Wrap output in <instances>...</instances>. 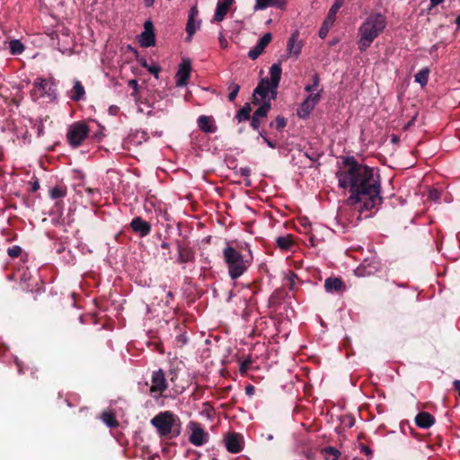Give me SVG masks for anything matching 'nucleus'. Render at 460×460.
<instances>
[{
	"label": "nucleus",
	"mask_w": 460,
	"mask_h": 460,
	"mask_svg": "<svg viewBox=\"0 0 460 460\" xmlns=\"http://www.w3.org/2000/svg\"><path fill=\"white\" fill-rule=\"evenodd\" d=\"M339 187L349 188V201L363 202L362 209L371 210L382 202L380 177L374 169L358 163L353 156L342 157V166L336 172Z\"/></svg>",
	"instance_id": "obj_1"
},
{
	"label": "nucleus",
	"mask_w": 460,
	"mask_h": 460,
	"mask_svg": "<svg viewBox=\"0 0 460 460\" xmlns=\"http://www.w3.org/2000/svg\"><path fill=\"white\" fill-rule=\"evenodd\" d=\"M386 17L381 13H371L358 28V49L366 51L373 41L385 31Z\"/></svg>",
	"instance_id": "obj_2"
},
{
	"label": "nucleus",
	"mask_w": 460,
	"mask_h": 460,
	"mask_svg": "<svg viewBox=\"0 0 460 460\" xmlns=\"http://www.w3.org/2000/svg\"><path fill=\"white\" fill-rule=\"evenodd\" d=\"M150 423L162 438H175L181 433V421L179 416L171 411L159 412L151 419Z\"/></svg>",
	"instance_id": "obj_3"
},
{
	"label": "nucleus",
	"mask_w": 460,
	"mask_h": 460,
	"mask_svg": "<svg viewBox=\"0 0 460 460\" xmlns=\"http://www.w3.org/2000/svg\"><path fill=\"white\" fill-rule=\"evenodd\" d=\"M223 258L227 265L228 273L232 279H237L241 277L250 265V263L244 260L243 254L229 244L223 249Z\"/></svg>",
	"instance_id": "obj_4"
},
{
	"label": "nucleus",
	"mask_w": 460,
	"mask_h": 460,
	"mask_svg": "<svg viewBox=\"0 0 460 460\" xmlns=\"http://www.w3.org/2000/svg\"><path fill=\"white\" fill-rule=\"evenodd\" d=\"M89 135V127L85 122L78 121L69 126L66 139L68 144L76 148L80 146Z\"/></svg>",
	"instance_id": "obj_5"
},
{
	"label": "nucleus",
	"mask_w": 460,
	"mask_h": 460,
	"mask_svg": "<svg viewBox=\"0 0 460 460\" xmlns=\"http://www.w3.org/2000/svg\"><path fill=\"white\" fill-rule=\"evenodd\" d=\"M187 428L191 431L189 441L196 447H201L208 441L209 435L204 430L200 423L190 421Z\"/></svg>",
	"instance_id": "obj_6"
},
{
	"label": "nucleus",
	"mask_w": 460,
	"mask_h": 460,
	"mask_svg": "<svg viewBox=\"0 0 460 460\" xmlns=\"http://www.w3.org/2000/svg\"><path fill=\"white\" fill-rule=\"evenodd\" d=\"M51 86L48 81L43 78H37L32 84V89L31 90V96L33 101H37L44 96H52Z\"/></svg>",
	"instance_id": "obj_7"
},
{
	"label": "nucleus",
	"mask_w": 460,
	"mask_h": 460,
	"mask_svg": "<svg viewBox=\"0 0 460 460\" xmlns=\"http://www.w3.org/2000/svg\"><path fill=\"white\" fill-rule=\"evenodd\" d=\"M270 93H269V99L270 100H276L277 98V89L279 87L281 75H282V68L280 63L273 64L270 68Z\"/></svg>",
	"instance_id": "obj_8"
},
{
	"label": "nucleus",
	"mask_w": 460,
	"mask_h": 460,
	"mask_svg": "<svg viewBox=\"0 0 460 460\" xmlns=\"http://www.w3.org/2000/svg\"><path fill=\"white\" fill-rule=\"evenodd\" d=\"M179 264L193 263L196 261L195 251L189 243L176 241Z\"/></svg>",
	"instance_id": "obj_9"
},
{
	"label": "nucleus",
	"mask_w": 460,
	"mask_h": 460,
	"mask_svg": "<svg viewBox=\"0 0 460 460\" xmlns=\"http://www.w3.org/2000/svg\"><path fill=\"white\" fill-rule=\"evenodd\" d=\"M321 93H317L310 94L307 98L300 104L297 109V115L301 119H306L311 111L314 109L316 104L320 102Z\"/></svg>",
	"instance_id": "obj_10"
},
{
	"label": "nucleus",
	"mask_w": 460,
	"mask_h": 460,
	"mask_svg": "<svg viewBox=\"0 0 460 460\" xmlns=\"http://www.w3.org/2000/svg\"><path fill=\"white\" fill-rule=\"evenodd\" d=\"M191 62L189 58H183L179 66L176 74V86L184 87L188 84L190 75L191 73Z\"/></svg>",
	"instance_id": "obj_11"
},
{
	"label": "nucleus",
	"mask_w": 460,
	"mask_h": 460,
	"mask_svg": "<svg viewBox=\"0 0 460 460\" xmlns=\"http://www.w3.org/2000/svg\"><path fill=\"white\" fill-rule=\"evenodd\" d=\"M151 382L150 393L152 394L158 393L161 394L168 388L164 372L161 368L152 373Z\"/></svg>",
	"instance_id": "obj_12"
},
{
	"label": "nucleus",
	"mask_w": 460,
	"mask_h": 460,
	"mask_svg": "<svg viewBox=\"0 0 460 460\" xmlns=\"http://www.w3.org/2000/svg\"><path fill=\"white\" fill-rule=\"evenodd\" d=\"M272 40V34L270 32L265 33L257 42L256 46L250 49L248 57L252 60L258 58L265 50L266 47Z\"/></svg>",
	"instance_id": "obj_13"
},
{
	"label": "nucleus",
	"mask_w": 460,
	"mask_h": 460,
	"mask_svg": "<svg viewBox=\"0 0 460 460\" xmlns=\"http://www.w3.org/2000/svg\"><path fill=\"white\" fill-rule=\"evenodd\" d=\"M132 231L137 234L140 237L147 236L151 233V224L144 220L141 217H137L132 219L129 224Z\"/></svg>",
	"instance_id": "obj_14"
},
{
	"label": "nucleus",
	"mask_w": 460,
	"mask_h": 460,
	"mask_svg": "<svg viewBox=\"0 0 460 460\" xmlns=\"http://www.w3.org/2000/svg\"><path fill=\"white\" fill-rule=\"evenodd\" d=\"M140 43L141 46L145 48L155 45V30L151 21H146L144 24V31L141 34Z\"/></svg>",
	"instance_id": "obj_15"
},
{
	"label": "nucleus",
	"mask_w": 460,
	"mask_h": 460,
	"mask_svg": "<svg viewBox=\"0 0 460 460\" xmlns=\"http://www.w3.org/2000/svg\"><path fill=\"white\" fill-rule=\"evenodd\" d=\"M303 45V41L299 40V32L296 31L288 40L287 50L290 55L297 58L301 53Z\"/></svg>",
	"instance_id": "obj_16"
},
{
	"label": "nucleus",
	"mask_w": 460,
	"mask_h": 460,
	"mask_svg": "<svg viewBox=\"0 0 460 460\" xmlns=\"http://www.w3.org/2000/svg\"><path fill=\"white\" fill-rule=\"evenodd\" d=\"M234 3V0H219L217 4V8L215 12V15L213 18V22H222L226 13H228L230 7Z\"/></svg>",
	"instance_id": "obj_17"
},
{
	"label": "nucleus",
	"mask_w": 460,
	"mask_h": 460,
	"mask_svg": "<svg viewBox=\"0 0 460 460\" xmlns=\"http://www.w3.org/2000/svg\"><path fill=\"white\" fill-rule=\"evenodd\" d=\"M324 288L328 293H339L345 289V285L341 278H327L324 281Z\"/></svg>",
	"instance_id": "obj_18"
},
{
	"label": "nucleus",
	"mask_w": 460,
	"mask_h": 460,
	"mask_svg": "<svg viewBox=\"0 0 460 460\" xmlns=\"http://www.w3.org/2000/svg\"><path fill=\"white\" fill-rule=\"evenodd\" d=\"M415 423L420 429H429L435 423V418L428 411H420L415 417Z\"/></svg>",
	"instance_id": "obj_19"
},
{
	"label": "nucleus",
	"mask_w": 460,
	"mask_h": 460,
	"mask_svg": "<svg viewBox=\"0 0 460 460\" xmlns=\"http://www.w3.org/2000/svg\"><path fill=\"white\" fill-rule=\"evenodd\" d=\"M276 247L283 252L290 251L296 244L294 236L290 234L278 236L275 240Z\"/></svg>",
	"instance_id": "obj_20"
},
{
	"label": "nucleus",
	"mask_w": 460,
	"mask_h": 460,
	"mask_svg": "<svg viewBox=\"0 0 460 460\" xmlns=\"http://www.w3.org/2000/svg\"><path fill=\"white\" fill-rule=\"evenodd\" d=\"M226 447L230 453H239L242 450L241 437L236 433L229 435L226 441Z\"/></svg>",
	"instance_id": "obj_21"
},
{
	"label": "nucleus",
	"mask_w": 460,
	"mask_h": 460,
	"mask_svg": "<svg viewBox=\"0 0 460 460\" xmlns=\"http://www.w3.org/2000/svg\"><path fill=\"white\" fill-rule=\"evenodd\" d=\"M68 97L74 102H79L85 99V90L80 81L74 80V86L70 90Z\"/></svg>",
	"instance_id": "obj_22"
},
{
	"label": "nucleus",
	"mask_w": 460,
	"mask_h": 460,
	"mask_svg": "<svg viewBox=\"0 0 460 460\" xmlns=\"http://www.w3.org/2000/svg\"><path fill=\"white\" fill-rule=\"evenodd\" d=\"M198 126L205 133H214L217 130V127L213 124V119L205 115L198 118Z\"/></svg>",
	"instance_id": "obj_23"
},
{
	"label": "nucleus",
	"mask_w": 460,
	"mask_h": 460,
	"mask_svg": "<svg viewBox=\"0 0 460 460\" xmlns=\"http://www.w3.org/2000/svg\"><path fill=\"white\" fill-rule=\"evenodd\" d=\"M255 95H258L262 101L267 100L269 98L270 93V79L262 78L255 89L253 90Z\"/></svg>",
	"instance_id": "obj_24"
},
{
	"label": "nucleus",
	"mask_w": 460,
	"mask_h": 460,
	"mask_svg": "<svg viewBox=\"0 0 460 460\" xmlns=\"http://www.w3.org/2000/svg\"><path fill=\"white\" fill-rule=\"evenodd\" d=\"M252 107L249 102H246L239 111H237L234 119L240 123L243 121L250 120L252 115Z\"/></svg>",
	"instance_id": "obj_25"
},
{
	"label": "nucleus",
	"mask_w": 460,
	"mask_h": 460,
	"mask_svg": "<svg viewBox=\"0 0 460 460\" xmlns=\"http://www.w3.org/2000/svg\"><path fill=\"white\" fill-rule=\"evenodd\" d=\"M343 4H344V0H336L334 2V4L331 6V8L327 13V16L325 17V19L327 20L328 22L334 23V22L336 20V14L339 12L340 8L343 5Z\"/></svg>",
	"instance_id": "obj_26"
},
{
	"label": "nucleus",
	"mask_w": 460,
	"mask_h": 460,
	"mask_svg": "<svg viewBox=\"0 0 460 460\" xmlns=\"http://www.w3.org/2000/svg\"><path fill=\"white\" fill-rule=\"evenodd\" d=\"M430 69L429 67H423L415 75V82L419 83L422 87L426 86L429 81Z\"/></svg>",
	"instance_id": "obj_27"
},
{
	"label": "nucleus",
	"mask_w": 460,
	"mask_h": 460,
	"mask_svg": "<svg viewBox=\"0 0 460 460\" xmlns=\"http://www.w3.org/2000/svg\"><path fill=\"white\" fill-rule=\"evenodd\" d=\"M321 454L324 456L326 460H339L341 456V452L335 448L334 447H326L321 450Z\"/></svg>",
	"instance_id": "obj_28"
},
{
	"label": "nucleus",
	"mask_w": 460,
	"mask_h": 460,
	"mask_svg": "<svg viewBox=\"0 0 460 460\" xmlns=\"http://www.w3.org/2000/svg\"><path fill=\"white\" fill-rule=\"evenodd\" d=\"M103 422L110 428H116L119 426V422L116 420L115 415L111 411H103L102 414Z\"/></svg>",
	"instance_id": "obj_29"
},
{
	"label": "nucleus",
	"mask_w": 460,
	"mask_h": 460,
	"mask_svg": "<svg viewBox=\"0 0 460 460\" xmlns=\"http://www.w3.org/2000/svg\"><path fill=\"white\" fill-rule=\"evenodd\" d=\"M9 50L12 55H19L23 52L24 46L19 40H12L9 42Z\"/></svg>",
	"instance_id": "obj_30"
},
{
	"label": "nucleus",
	"mask_w": 460,
	"mask_h": 460,
	"mask_svg": "<svg viewBox=\"0 0 460 460\" xmlns=\"http://www.w3.org/2000/svg\"><path fill=\"white\" fill-rule=\"evenodd\" d=\"M66 195V186H56L49 190V196L52 199L64 198Z\"/></svg>",
	"instance_id": "obj_31"
},
{
	"label": "nucleus",
	"mask_w": 460,
	"mask_h": 460,
	"mask_svg": "<svg viewBox=\"0 0 460 460\" xmlns=\"http://www.w3.org/2000/svg\"><path fill=\"white\" fill-rule=\"evenodd\" d=\"M270 99L263 100L260 107L256 110V114L258 116H264L267 118L269 111L271 109Z\"/></svg>",
	"instance_id": "obj_32"
},
{
	"label": "nucleus",
	"mask_w": 460,
	"mask_h": 460,
	"mask_svg": "<svg viewBox=\"0 0 460 460\" xmlns=\"http://www.w3.org/2000/svg\"><path fill=\"white\" fill-rule=\"evenodd\" d=\"M286 126L287 119L280 115L277 116L276 119L270 123V127L275 128L279 132H282Z\"/></svg>",
	"instance_id": "obj_33"
},
{
	"label": "nucleus",
	"mask_w": 460,
	"mask_h": 460,
	"mask_svg": "<svg viewBox=\"0 0 460 460\" xmlns=\"http://www.w3.org/2000/svg\"><path fill=\"white\" fill-rule=\"evenodd\" d=\"M196 25H195V19L188 18V22L186 24V32H187V41H190L192 39V36L196 32Z\"/></svg>",
	"instance_id": "obj_34"
},
{
	"label": "nucleus",
	"mask_w": 460,
	"mask_h": 460,
	"mask_svg": "<svg viewBox=\"0 0 460 460\" xmlns=\"http://www.w3.org/2000/svg\"><path fill=\"white\" fill-rule=\"evenodd\" d=\"M266 119L264 116H258L256 114V111L253 112V114L252 115L250 120H251V128L253 129V130H259L260 129V127H261V124L262 122V120Z\"/></svg>",
	"instance_id": "obj_35"
},
{
	"label": "nucleus",
	"mask_w": 460,
	"mask_h": 460,
	"mask_svg": "<svg viewBox=\"0 0 460 460\" xmlns=\"http://www.w3.org/2000/svg\"><path fill=\"white\" fill-rule=\"evenodd\" d=\"M228 91H229L228 101L233 102L236 99V96L240 91V85L235 83H231L228 85Z\"/></svg>",
	"instance_id": "obj_36"
},
{
	"label": "nucleus",
	"mask_w": 460,
	"mask_h": 460,
	"mask_svg": "<svg viewBox=\"0 0 460 460\" xmlns=\"http://www.w3.org/2000/svg\"><path fill=\"white\" fill-rule=\"evenodd\" d=\"M333 25L332 22H328L326 19H324L320 30H319V37L321 39H324L328 32H329V30L330 28Z\"/></svg>",
	"instance_id": "obj_37"
},
{
	"label": "nucleus",
	"mask_w": 460,
	"mask_h": 460,
	"mask_svg": "<svg viewBox=\"0 0 460 460\" xmlns=\"http://www.w3.org/2000/svg\"><path fill=\"white\" fill-rule=\"evenodd\" d=\"M141 65L143 67H146L150 74L154 75L156 78L158 77V74L161 71L160 66L156 65L148 66L146 60L141 61Z\"/></svg>",
	"instance_id": "obj_38"
},
{
	"label": "nucleus",
	"mask_w": 460,
	"mask_h": 460,
	"mask_svg": "<svg viewBox=\"0 0 460 460\" xmlns=\"http://www.w3.org/2000/svg\"><path fill=\"white\" fill-rule=\"evenodd\" d=\"M319 83H320V78H319V75L317 74H314L313 75V83L312 84H308L305 87V90L308 93H312L313 91H314L318 86H319Z\"/></svg>",
	"instance_id": "obj_39"
},
{
	"label": "nucleus",
	"mask_w": 460,
	"mask_h": 460,
	"mask_svg": "<svg viewBox=\"0 0 460 460\" xmlns=\"http://www.w3.org/2000/svg\"><path fill=\"white\" fill-rule=\"evenodd\" d=\"M440 197H441L440 190H438V189L429 190V194H428L429 199L435 201V202H438L440 199Z\"/></svg>",
	"instance_id": "obj_40"
},
{
	"label": "nucleus",
	"mask_w": 460,
	"mask_h": 460,
	"mask_svg": "<svg viewBox=\"0 0 460 460\" xmlns=\"http://www.w3.org/2000/svg\"><path fill=\"white\" fill-rule=\"evenodd\" d=\"M271 4V0H256L254 11L264 10Z\"/></svg>",
	"instance_id": "obj_41"
},
{
	"label": "nucleus",
	"mask_w": 460,
	"mask_h": 460,
	"mask_svg": "<svg viewBox=\"0 0 460 460\" xmlns=\"http://www.w3.org/2000/svg\"><path fill=\"white\" fill-rule=\"evenodd\" d=\"M21 253H22V248L18 245H14V246L7 249V254L11 258H17L21 255Z\"/></svg>",
	"instance_id": "obj_42"
},
{
	"label": "nucleus",
	"mask_w": 460,
	"mask_h": 460,
	"mask_svg": "<svg viewBox=\"0 0 460 460\" xmlns=\"http://www.w3.org/2000/svg\"><path fill=\"white\" fill-rule=\"evenodd\" d=\"M251 364H252L251 358H247V359L243 360V362H241L240 367H239L240 373L242 375H244L245 373H247Z\"/></svg>",
	"instance_id": "obj_43"
},
{
	"label": "nucleus",
	"mask_w": 460,
	"mask_h": 460,
	"mask_svg": "<svg viewBox=\"0 0 460 460\" xmlns=\"http://www.w3.org/2000/svg\"><path fill=\"white\" fill-rule=\"evenodd\" d=\"M176 342L180 347H182L188 342V337L185 333L179 334L176 336Z\"/></svg>",
	"instance_id": "obj_44"
},
{
	"label": "nucleus",
	"mask_w": 460,
	"mask_h": 460,
	"mask_svg": "<svg viewBox=\"0 0 460 460\" xmlns=\"http://www.w3.org/2000/svg\"><path fill=\"white\" fill-rule=\"evenodd\" d=\"M286 1L285 0H271V4L270 6H274V7H277L279 9H285L286 8Z\"/></svg>",
	"instance_id": "obj_45"
},
{
	"label": "nucleus",
	"mask_w": 460,
	"mask_h": 460,
	"mask_svg": "<svg viewBox=\"0 0 460 460\" xmlns=\"http://www.w3.org/2000/svg\"><path fill=\"white\" fill-rule=\"evenodd\" d=\"M128 86L133 89V93L131 95H136L138 93V83L136 79H131L128 81Z\"/></svg>",
	"instance_id": "obj_46"
},
{
	"label": "nucleus",
	"mask_w": 460,
	"mask_h": 460,
	"mask_svg": "<svg viewBox=\"0 0 460 460\" xmlns=\"http://www.w3.org/2000/svg\"><path fill=\"white\" fill-rule=\"evenodd\" d=\"M360 452L367 456H372L373 450L367 445L361 444L359 447Z\"/></svg>",
	"instance_id": "obj_47"
},
{
	"label": "nucleus",
	"mask_w": 460,
	"mask_h": 460,
	"mask_svg": "<svg viewBox=\"0 0 460 460\" xmlns=\"http://www.w3.org/2000/svg\"><path fill=\"white\" fill-rule=\"evenodd\" d=\"M297 279V275L294 272H290L288 280L289 282V289H294L295 280Z\"/></svg>",
	"instance_id": "obj_48"
},
{
	"label": "nucleus",
	"mask_w": 460,
	"mask_h": 460,
	"mask_svg": "<svg viewBox=\"0 0 460 460\" xmlns=\"http://www.w3.org/2000/svg\"><path fill=\"white\" fill-rule=\"evenodd\" d=\"M240 174L243 177H249L251 175L252 170L249 167H242L239 170Z\"/></svg>",
	"instance_id": "obj_49"
},
{
	"label": "nucleus",
	"mask_w": 460,
	"mask_h": 460,
	"mask_svg": "<svg viewBox=\"0 0 460 460\" xmlns=\"http://www.w3.org/2000/svg\"><path fill=\"white\" fill-rule=\"evenodd\" d=\"M85 192L91 196H93L94 194L100 195V190L96 188H90V187L85 188Z\"/></svg>",
	"instance_id": "obj_50"
},
{
	"label": "nucleus",
	"mask_w": 460,
	"mask_h": 460,
	"mask_svg": "<svg viewBox=\"0 0 460 460\" xmlns=\"http://www.w3.org/2000/svg\"><path fill=\"white\" fill-rule=\"evenodd\" d=\"M261 102L262 100L258 95H255V93H253L252 97V103L254 105H261Z\"/></svg>",
	"instance_id": "obj_51"
},
{
	"label": "nucleus",
	"mask_w": 460,
	"mask_h": 460,
	"mask_svg": "<svg viewBox=\"0 0 460 460\" xmlns=\"http://www.w3.org/2000/svg\"><path fill=\"white\" fill-rule=\"evenodd\" d=\"M254 393H255V387L252 385H248L245 387V394L247 395H252V394H254Z\"/></svg>",
	"instance_id": "obj_52"
},
{
	"label": "nucleus",
	"mask_w": 460,
	"mask_h": 460,
	"mask_svg": "<svg viewBox=\"0 0 460 460\" xmlns=\"http://www.w3.org/2000/svg\"><path fill=\"white\" fill-rule=\"evenodd\" d=\"M263 141L268 145V146H270V148H276L277 147V143L275 141H272L271 139H270L268 137H265L263 139Z\"/></svg>",
	"instance_id": "obj_53"
},
{
	"label": "nucleus",
	"mask_w": 460,
	"mask_h": 460,
	"mask_svg": "<svg viewBox=\"0 0 460 460\" xmlns=\"http://www.w3.org/2000/svg\"><path fill=\"white\" fill-rule=\"evenodd\" d=\"M219 44L222 49H226L228 46L227 40L223 35L219 37Z\"/></svg>",
	"instance_id": "obj_54"
},
{
	"label": "nucleus",
	"mask_w": 460,
	"mask_h": 460,
	"mask_svg": "<svg viewBox=\"0 0 460 460\" xmlns=\"http://www.w3.org/2000/svg\"><path fill=\"white\" fill-rule=\"evenodd\" d=\"M15 364L17 366V368H18V373L19 374H23L24 373V370H23V365L22 363L19 360V359H15Z\"/></svg>",
	"instance_id": "obj_55"
},
{
	"label": "nucleus",
	"mask_w": 460,
	"mask_h": 460,
	"mask_svg": "<svg viewBox=\"0 0 460 460\" xmlns=\"http://www.w3.org/2000/svg\"><path fill=\"white\" fill-rule=\"evenodd\" d=\"M198 14V9L196 6H193L190 11V13H189V17L188 18H192V19H195V17L197 16Z\"/></svg>",
	"instance_id": "obj_56"
},
{
	"label": "nucleus",
	"mask_w": 460,
	"mask_h": 460,
	"mask_svg": "<svg viewBox=\"0 0 460 460\" xmlns=\"http://www.w3.org/2000/svg\"><path fill=\"white\" fill-rule=\"evenodd\" d=\"M143 2L146 7H151L153 6L155 0H143Z\"/></svg>",
	"instance_id": "obj_57"
},
{
	"label": "nucleus",
	"mask_w": 460,
	"mask_h": 460,
	"mask_svg": "<svg viewBox=\"0 0 460 460\" xmlns=\"http://www.w3.org/2000/svg\"><path fill=\"white\" fill-rule=\"evenodd\" d=\"M257 131L259 132V137H261V138H262V140H263L265 137H268V136H267V133H266V131H265V130H263V129H262V130H260V129H259V130H257Z\"/></svg>",
	"instance_id": "obj_58"
},
{
	"label": "nucleus",
	"mask_w": 460,
	"mask_h": 460,
	"mask_svg": "<svg viewBox=\"0 0 460 460\" xmlns=\"http://www.w3.org/2000/svg\"><path fill=\"white\" fill-rule=\"evenodd\" d=\"M444 0H430V5L433 7V6H436L439 4H441Z\"/></svg>",
	"instance_id": "obj_59"
},
{
	"label": "nucleus",
	"mask_w": 460,
	"mask_h": 460,
	"mask_svg": "<svg viewBox=\"0 0 460 460\" xmlns=\"http://www.w3.org/2000/svg\"><path fill=\"white\" fill-rule=\"evenodd\" d=\"M30 279L29 274H28L26 271H24V272L22 273V277H21V281H25V280H27V279Z\"/></svg>",
	"instance_id": "obj_60"
},
{
	"label": "nucleus",
	"mask_w": 460,
	"mask_h": 460,
	"mask_svg": "<svg viewBox=\"0 0 460 460\" xmlns=\"http://www.w3.org/2000/svg\"><path fill=\"white\" fill-rule=\"evenodd\" d=\"M44 133V126L41 124L38 127V136H41Z\"/></svg>",
	"instance_id": "obj_61"
},
{
	"label": "nucleus",
	"mask_w": 460,
	"mask_h": 460,
	"mask_svg": "<svg viewBox=\"0 0 460 460\" xmlns=\"http://www.w3.org/2000/svg\"><path fill=\"white\" fill-rule=\"evenodd\" d=\"M161 247H162L163 249H165V250H168V251L170 250V244H169V243H167V242H163V243H161Z\"/></svg>",
	"instance_id": "obj_62"
},
{
	"label": "nucleus",
	"mask_w": 460,
	"mask_h": 460,
	"mask_svg": "<svg viewBox=\"0 0 460 460\" xmlns=\"http://www.w3.org/2000/svg\"><path fill=\"white\" fill-rule=\"evenodd\" d=\"M40 189V183L38 181H36L33 185H32V191H36L37 190Z\"/></svg>",
	"instance_id": "obj_63"
},
{
	"label": "nucleus",
	"mask_w": 460,
	"mask_h": 460,
	"mask_svg": "<svg viewBox=\"0 0 460 460\" xmlns=\"http://www.w3.org/2000/svg\"><path fill=\"white\" fill-rule=\"evenodd\" d=\"M456 24L457 26V28L460 29V15H458L456 19Z\"/></svg>",
	"instance_id": "obj_64"
}]
</instances>
